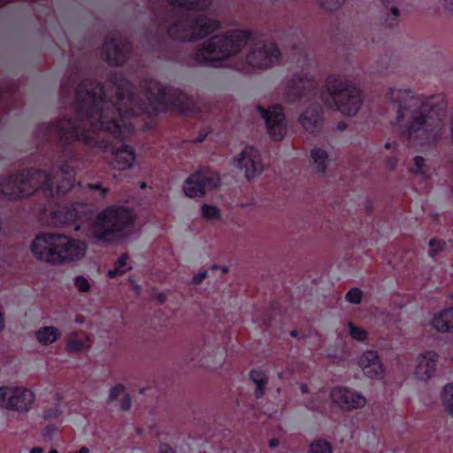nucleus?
Instances as JSON below:
<instances>
[{
    "label": "nucleus",
    "mask_w": 453,
    "mask_h": 453,
    "mask_svg": "<svg viewBox=\"0 0 453 453\" xmlns=\"http://www.w3.org/2000/svg\"><path fill=\"white\" fill-rule=\"evenodd\" d=\"M438 355L433 350L425 351L417 357V365L414 371L415 377L419 380H430L435 372Z\"/></svg>",
    "instance_id": "nucleus-20"
},
{
    "label": "nucleus",
    "mask_w": 453,
    "mask_h": 453,
    "mask_svg": "<svg viewBox=\"0 0 453 453\" xmlns=\"http://www.w3.org/2000/svg\"><path fill=\"white\" fill-rule=\"evenodd\" d=\"M358 365L364 374L368 378L381 379L385 373V366L375 350L364 352L359 358Z\"/></svg>",
    "instance_id": "nucleus-19"
},
{
    "label": "nucleus",
    "mask_w": 453,
    "mask_h": 453,
    "mask_svg": "<svg viewBox=\"0 0 453 453\" xmlns=\"http://www.w3.org/2000/svg\"><path fill=\"white\" fill-rule=\"evenodd\" d=\"M322 106L311 104L299 117V123L309 133H313L322 119Z\"/></svg>",
    "instance_id": "nucleus-21"
},
{
    "label": "nucleus",
    "mask_w": 453,
    "mask_h": 453,
    "mask_svg": "<svg viewBox=\"0 0 453 453\" xmlns=\"http://www.w3.org/2000/svg\"><path fill=\"white\" fill-rule=\"evenodd\" d=\"M450 131H451V134H452V142H453V117H452V119L450 121Z\"/></svg>",
    "instance_id": "nucleus-59"
},
{
    "label": "nucleus",
    "mask_w": 453,
    "mask_h": 453,
    "mask_svg": "<svg viewBox=\"0 0 453 453\" xmlns=\"http://www.w3.org/2000/svg\"><path fill=\"white\" fill-rule=\"evenodd\" d=\"M54 217L61 225H75L77 212L75 210H59L54 212Z\"/></svg>",
    "instance_id": "nucleus-28"
},
{
    "label": "nucleus",
    "mask_w": 453,
    "mask_h": 453,
    "mask_svg": "<svg viewBox=\"0 0 453 453\" xmlns=\"http://www.w3.org/2000/svg\"><path fill=\"white\" fill-rule=\"evenodd\" d=\"M363 292L357 288H350L346 294L345 299L352 304H358L361 303Z\"/></svg>",
    "instance_id": "nucleus-35"
},
{
    "label": "nucleus",
    "mask_w": 453,
    "mask_h": 453,
    "mask_svg": "<svg viewBox=\"0 0 453 453\" xmlns=\"http://www.w3.org/2000/svg\"><path fill=\"white\" fill-rule=\"evenodd\" d=\"M257 111L265 119L267 132L274 136V142H281L287 132L285 114L280 106H272L268 109L257 105Z\"/></svg>",
    "instance_id": "nucleus-16"
},
{
    "label": "nucleus",
    "mask_w": 453,
    "mask_h": 453,
    "mask_svg": "<svg viewBox=\"0 0 453 453\" xmlns=\"http://www.w3.org/2000/svg\"><path fill=\"white\" fill-rule=\"evenodd\" d=\"M251 381L256 386L255 395L257 398H261L265 395V386L268 382L267 377L265 372L253 370L250 373Z\"/></svg>",
    "instance_id": "nucleus-26"
},
{
    "label": "nucleus",
    "mask_w": 453,
    "mask_h": 453,
    "mask_svg": "<svg viewBox=\"0 0 453 453\" xmlns=\"http://www.w3.org/2000/svg\"><path fill=\"white\" fill-rule=\"evenodd\" d=\"M76 156L65 148L59 164L50 173L27 169L14 173L0 181V195L18 200L34 195L41 189L50 196L64 195L74 186Z\"/></svg>",
    "instance_id": "nucleus-3"
},
{
    "label": "nucleus",
    "mask_w": 453,
    "mask_h": 453,
    "mask_svg": "<svg viewBox=\"0 0 453 453\" xmlns=\"http://www.w3.org/2000/svg\"><path fill=\"white\" fill-rule=\"evenodd\" d=\"M157 453H178L176 449L169 444H161L158 448Z\"/></svg>",
    "instance_id": "nucleus-44"
},
{
    "label": "nucleus",
    "mask_w": 453,
    "mask_h": 453,
    "mask_svg": "<svg viewBox=\"0 0 453 453\" xmlns=\"http://www.w3.org/2000/svg\"><path fill=\"white\" fill-rule=\"evenodd\" d=\"M396 161L394 159H390L388 162V165L391 168H394L395 166Z\"/></svg>",
    "instance_id": "nucleus-56"
},
{
    "label": "nucleus",
    "mask_w": 453,
    "mask_h": 453,
    "mask_svg": "<svg viewBox=\"0 0 453 453\" xmlns=\"http://www.w3.org/2000/svg\"><path fill=\"white\" fill-rule=\"evenodd\" d=\"M442 398L446 411L453 416V385L445 386Z\"/></svg>",
    "instance_id": "nucleus-32"
},
{
    "label": "nucleus",
    "mask_w": 453,
    "mask_h": 453,
    "mask_svg": "<svg viewBox=\"0 0 453 453\" xmlns=\"http://www.w3.org/2000/svg\"><path fill=\"white\" fill-rule=\"evenodd\" d=\"M281 52L274 42L255 45L248 53L246 60L253 68L267 69L280 63Z\"/></svg>",
    "instance_id": "nucleus-12"
},
{
    "label": "nucleus",
    "mask_w": 453,
    "mask_h": 453,
    "mask_svg": "<svg viewBox=\"0 0 453 453\" xmlns=\"http://www.w3.org/2000/svg\"><path fill=\"white\" fill-rule=\"evenodd\" d=\"M131 406L130 397L125 395L124 398L120 402V408L124 411L129 410Z\"/></svg>",
    "instance_id": "nucleus-45"
},
{
    "label": "nucleus",
    "mask_w": 453,
    "mask_h": 453,
    "mask_svg": "<svg viewBox=\"0 0 453 453\" xmlns=\"http://www.w3.org/2000/svg\"><path fill=\"white\" fill-rule=\"evenodd\" d=\"M331 398L334 403L346 410L360 409L367 403L364 395L348 388L333 389Z\"/></svg>",
    "instance_id": "nucleus-17"
},
{
    "label": "nucleus",
    "mask_w": 453,
    "mask_h": 453,
    "mask_svg": "<svg viewBox=\"0 0 453 453\" xmlns=\"http://www.w3.org/2000/svg\"><path fill=\"white\" fill-rule=\"evenodd\" d=\"M385 148H386L387 150H389V149L391 148V144H390V143H386Z\"/></svg>",
    "instance_id": "nucleus-60"
},
{
    "label": "nucleus",
    "mask_w": 453,
    "mask_h": 453,
    "mask_svg": "<svg viewBox=\"0 0 453 453\" xmlns=\"http://www.w3.org/2000/svg\"><path fill=\"white\" fill-rule=\"evenodd\" d=\"M323 105L347 116H355L363 104L362 91L352 81L340 75L331 74L319 91Z\"/></svg>",
    "instance_id": "nucleus-7"
},
{
    "label": "nucleus",
    "mask_w": 453,
    "mask_h": 453,
    "mask_svg": "<svg viewBox=\"0 0 453 453\" xmlns=\"http://www.w3.org/2000/svg\"><path fill=\"white\" fill-rule=\"evenodd\" d=\"M278 444H279V441L276 439H272V440L269 441V446L271 448H275V447L278 446Z\"/></svg>",
    "instance_id": "nucleus-51"
},
{
    "label": "nucleus",
    "mask_w": 453,
    "mask_h": 453,
    "mask_svg": "<svg viewBox=\"0 0 453 453\" xmlns=\"http://www.w3.org/2000/svg\"><path fill=\"white\" fill-rule=\"evenodd\" d=\"M207 275L208 273L206 271L201 272L193 277L191 283L194 285H199L207 278Z\"/></svg>",
    "instance_id": "nucleus-42"
},
{
    "label": "nucleus",
    "mask_w": 453,
    "mask_h": 453,
    "mask_svg": "<svg viewBox=\"0 0 453 453\" xmlns=\"http://www.w3.org/2000/svg\"><path fill=\"white\" fill-rule=\"evenodd\" d=\"M119 146H112L110 143L108 150L111 152L109 157V164L116 169L126 170L130 168L134 160L135 153L132 146L127 143H118Z\"/></svg>",
    "instance_id": "nucleus-18"
},
{
    "label": "nucleus",
    "mask_w": 453,
    "mask_h": 453,
    "mask_svg": "<svg viewBox=\"0 0 453 453\" xmlns=\"http://www.w3.org/2000/svg\"><path fill=\"white\" fill-rule=\"evenodd\" d=\"M253 39L254 35L250 30H228L198 45L193 58L200 65L217 66L218 63L238 54Z\"/></svg>",
    "instance_id": "nucleus-5"
},
{
    "label": "nucleus",
    "mask_w": 453,
    "mask_h": 453,
    "mask_svg": "<svg viewBox=\"0 0 453 453\" xmlns=\"http://www.w3.org/2000/svg\"><path fill=\"white\" fill-rule=\"evenodd\" d=\"M390 17H388L385 19V26L387 27L392 28L398 24V18H399V9L397 7H391L390 8Z\"/></svg>",
    "instance_id": "nucleus-37"
},
{
    "label": "nucleus",
    "mask_w": 453,
    "mask_h": 453,
    "mask_svg": "<svg viewBox=\"0 0 453 453\" xmlns=\"http://www.w3.org/2000/svg\"><path fill=\"white\" fill-rule=\"evenodd\" d=\"M393 0H380V2L386 6L388 7V5L389 4V3H391Z\"/></svg>",
    "instance_id": "nucleus-57"
},
{
    "label": "nucleus",
    "mask_w": 453,
    "mask_h": 453,
    "mask_svg": "<svg viewBox=\"0 0 453 453\" xmlns=\"http://www.w3.org/2000/svg\"><path fill=\"white\" fill-rule=\"evenodd\" d=\"M157 299L160 303H163L165 301V296L163 293H159L157 295Z\"/></svg>",
    "instance_id": "nucleus-50"
},
{
    "label": "nucleus",
    "mask_w": 453,
    "mask_h": 453,
    "mask_svg": "<svg viewBox=\"0 0 453 453\" xmlns=\"http://www.w3.org/2000/svg\"><path fill=\"white\" fill-rule=\"evenodd\" d=\"M219 185L217 173L210 171H201L190 175L183 184V190L188 197L203 196L205 189L215 188Z\"/></svg>",
    "instance_id": "nucleus-15"
},
{
    "label": "nucleus",
    "mask_w": 453,
    "mask_h": 453,
    "mask_svg": "<svg viewBox=\"0 0 453 453\" xmlns=\"http://www.w3.org/2000/svg\"><path fill=\"white\" fill-rule=\"evenodd\" d=\"M4 93L2 89V88H0V103L4 102Z\"/></svg>",
    "instance_id": "nucleus-55"
},
{
    "label": "nucleus",
    "mask_w": 453,
    "mask_h": 453,
    "mask_svg": "<svg viewBox=\"0 0 453 453\" xmlns=\"http://www.w3.org/2000/svg\"><path fill=\"white\" fill-rule=\"evenodd\" d=\"M60 336V330L53 326L40 327L35 333L36 340L42 345L51 344Z\"/></svg>",
    "instance_id": "nucleus-25"
},
{
    "label": "nucleus",
    "mask_w": 453,
    "mask_h": 453,
    "mask_svg": "<svg viewBox=\"0 0 453 453\" xmlns=\"http://www.w3.org/2000/svg\"><path fill=\"white\" fill-rule=\"evenodd\" d=\"M300 389H301L303 394H307L309 392L308 387L306 385H304V384L301 385Z\"/></svg>",
    "instance_id": "nucleus-53"
},
{
    "label": "nucleus",
    "mask_w": 453,
    "mask_h": 453,
    "mask_svg": "<svg viewBox=\"0 0 453 453\" xmlns=\"http://www.w3.org/2000/svg\"><path fill=\"white\" fill-rule=\"evenodd\" d=\"M201 214L203 219L208 221L219 220L221 219L220 210L212 204L203 203L201 207Z\"/></svg>",
    "instance_id": "nucleus-29"
},
{
    "label": "nucleus",
    "mask_w": 453,
    "mask_h": 453,
    "mask_svg": "<svg viewBox=\"0 0 453 453\" xmlns=\"http://www.w3.org/2000/svg\"><path fill=\"white\" fill-rule=\"evenodd\" d=\"M347 326L349 334L352 339L358 342H364L367 338V332L364 328L356 326L351 321L348 322Z\"/></svg>",
    "instance_id": "nucleus-31"
},
{
    "label": "nucleus",
    "mask_w": 453,
    "mask_h": 453,
    "mask_svg": "<svg viewBox=\"0 0 453 453\" xmlns=\"http://www.w3.org/2000/svg\"><path fill=\"white\" fill-rule=\"evenodd\" d=\"M188 358L194 365H220L224 360V349L215 339L199 340L188 350Z\"/></svg>",
    "instance_id": "nucleus-9"
},
{
    "label": "nucleus",
    "mask_w": 453,
    "mask_h": 453,
    "mask_svg": "<svg viewBox=\"0 0 453 453\" xmlns=\"http://www.w3.org/2000/svg\"><path fill=\"white\" fill-rule=\"evenodd\" d=\"M109 81L116 88L114 100H107L102 82L94 78L81 80L74 92V117L41 123L36 128L38 142H97L92 138L91 130L104 131L118 142H126L134 134L139 117L149 118L152 112L173 109L185 115L196 112L191 96L156 80L146 79L141 83L143 97L120 72H111Z\"/></svg>",
    "instance_id": "nucleus-1"
},
{
    "label": "nucleus",
    "mask_w": 453,
    "mask_h": 453,
    "mask_svg": "<svg viewBox=\"0 0 453 453\" xmlns=\"http://www.w3.org/2000/svg\"><path fill=\"white\" fill-rule=\"evenodd\" d=\"M117 274H120V273L119 271H117V269L115 267L113 269L108 271V276L111 279H113L114 277H116Z\"/></svg>",
    "instance_id": "nucleus-48"
},
{
    "label": "nucleus",
    "mask_w": 453,
    "mask_h": 453,
    "mask_svg": "<svg viewBox=\"0 0 453 453\" xmlns=\"http://www.w3.org/2000/svg\"><path fill=\"white\" fill-rule=\"evenodd\" d=\"M304 404L308 409L311 410H315L319 407V403H318L315 400L306 401Z\"/></svg>",
    "instance_id": "nucleus-46"
},
{
    "label": "nucleus",
    "mask_w": 453,
    "mask_h": 453,
    "mask_svg": "<svg viewBox=\"0 0 453 453\" xmlns=\"http://www.w3.org/2000/svg\"><path fill=\"white\" fill-rule=\"evenodd\" d=\"M265 324L267 326H271V322L268 321V320H265Z\"/></svg>",
    "instance_id": "nucleus-63"
},
{
    "label": "nucleus",
    "mask_w": 453,
    "mask_h": 453,
    "mask_svg": "<svg viewBox=\"0 0 453 453\" xmlns=\"http://www.w3.org/2000/svg\"><path fill=\"white\" fill-rule=\"evenodd\" d=\"M431 325L440 333L453 332V308L445 309L435 313Z\"/></svg>",
    "instance_id": "nucleus-23"
},
{
    "label": "nucleus",
    "mask_w": 453,
    "mask_h": 453,
    "mask_svg": "<svg viewBox=\"0 0 453 453\" xmlns=\"http://www.w3.org/2000/svg\"><path fill=\"white\" fill-rule=\"evenodd\" d=\"M31 250L37 259L58 265L81 259L87 245L65 234H43L33 241Z\"/></svg>",
    "instance_id": "nucleus-6"
},
{
    "label": "nucleus",
    "mask_w": 453,
    "mask_h": 453,
    "mask_svg": "<svg viewBox=\"0 0 453 453\" xmlns=\"http://www.w3.org/2000/svg\"><path fill=\"white\" fill-rule=\"evenodd\" d=\"M34 394L24 388H0V406L8 410L27 412L34 403Z\"/></svg>",
    "instance_id": "nucleus-11"
},
{
    "label": "nucleus",
    "mask_w": 453,
    "mask_h": 453,
    "mask_svg": "<svg viewBox=\"0 0 453 453\" xmlns=\"http://www.w3.org/2000/svg\"><path fill=\"white\" fill-rule=\"evenodd\" d=\"M290 335H291L292 337H297V335H298V332H297L296 330H292V331L290 332Z\"/></svg>",
    "instance_id": "nucleus-58"
},
{
    "label": "nucleus",
    "mask_w": 453,
    "mask_h": 453,
    "mask_svg": "<svg viewBox=\"0 0 453 453\" xmlns=\"http://www.w3.org/2000/svg\"><path fill=\"white\" fill-rule=\"evenodd\" d=\"M328 151L320 146L314 147L310 153V165L317 173L324 174L329 165Z\"/></svg>",
    "instance_id": "nucleus-22"
},
{
    "label": "nucleus",
    "mask_w": 453,
    "mask_h": 453,
    "mask_svg": "<svg viewBox=\"0 0 453 453\" xmlns=\"http://www.w3.org/2000/svg\"><path fill=\"white\" fill-rule=\"evenodd\" d=\"M125 393V388L123 385L121 384H119V385H116L115 387H113L111 390H110V395H109V397L111 400H115L117 399L119 395H123Z\"/></svg>",
    "instance_id": "nucleus-41"
},
{
    "label": "nucleus",
    "mask_w": 453,
    "mask_h": 453,
    "mask_svg": "<svg viewBox=\"0 0 453 453\" xmlns=\"http://www.w3.org/2000/svg\"><path fill=\"white\" fill-rule=\"evenodd\" d=\"M49 453H58V450H57V449H50V452H49Z\"/></svg>",
    "instance_id": "nucleus-62"
},
{
    "label": "nucleus",
    "mask_w": 453,
    "mask_h": 453,
    "mask_svg": "<svg viewBox=\"0 0 453 453\" xmlns=\"http://www.w3.org/2000/svg\"><path fill=\"white\" fill-rule=\"evenodd\" d=\"M170 4L185 12H167L165 21L169 22L166 35L169 38L195 42L204 39L221 28V22L205 13L212 0H169Z\"/></svg>",
    "instance_id": "nucleus-4"
},
{
    "label": "nucleus",
    "mask_w": 453,
    "mask_h": 453,
    "mask_svg": "<svg viewBox=\"0 0 453 453\" xmlns=\"http://www.w3.org/2000/svg\"><path fill=\"white\" fill-rule=\"evenodd\" d=\"M43 449L40 447H35L33 448L29 453H42Z\"/></svg>",
    "instance_id": "nucleus-52"
},
{
    "label": "nucleus",
    "mask_w": 453,
    "mask_h": 453,
    "mask_svg": "<svg viewBox=\"0 0 453 453\" xmlns=\"http://www.w3.org/2000/svg\"><path fill=\"white\" fill-rule=\"evenodd\" d=\"M88 188L90 189L99 190L103 197L105 196L108 193V188H103L100 183H90L88 185Z\"/></svg>",
    "instance_id": "nucleus-43"
},
{
    "label": "nucleus",
    "mask_w": 453,
    "mask_h": 453,
    "mask_svg": "<svg viewBox=\"0 0 453 453\" xmlns=\"http://www.w3.org/2000/svg\"><path fill=\"white\" fill-rule=\"evenodd\" d=\"M80 75L81 72L79 67L73 66L61 84V93L64 95H69L77 83Z\"/></svg>",
    "instance_id": "nucleus-27"
},
{
    "label": "nucleus",
    "mask_w": 453,
    "mask_h": 453,
    "mask_svg": "<svg viewBox=\"0 0 453 453\" xmlns=\"http://www.w3.org/2000/svg\"><path fill=\"white\" fill-rule=\"evenodd\" d=\"M345 0H322V7L327 11L334 12L341 8Z\"/></svg>",
    "instance_id": "nucleus-38"
},
{
    "label": "nucleus",
    "mask_w": 453,
    "mask_h": 453,
    "mask_svg": "<svg viewBox=\"0 0 453 453\" xmlns=\"http://www.w3.org/2000/svg\"><path fill=\"white\" fill-rule=\"evenodd\" d=\"M132 50V42L122 36L105 40L102 46L104 59L110 65L121 66L127 60Z\"/></svg>",
    "instance_id": "nucleus-13"
},
{
    "label": "nucleus",
    "mask_w": 453,
    "mask_h": 453,
    "mask_svg": "<svg viewBox=\"0 0 453 453\" xmlns=\"http://www.w3.org/2000/svg\"><path fill=\"white\" fill-rule=\"evenodd\" d=\"M429 256L434 257L439 252L444 250L447 247V242L439 239H431L429 241Z\"/></svg>",
    "instance_id": "nucleus-34"
},
{
    "label": "nucleus",
    "mask_w": 453,
    "mask_h": 453,
    "mask_svg": "<svg viewBox=\"0 0 453 453\" xmlns=\"http://www.w3.org/2000/svg\"><path fill=\"white\" fill-rule=\"evenodd\" d=\"M90 347V341L82 332L72 333L67 337L66 349L69 352L83 351Z\"/></svg>",
    "instance_id": "nucleus-24"
},
{
    "label": "nucleus",
    "mask_w": 453,
    "mask_h": 453,
    "mask_svg": "<svg viewBox=\"0 0 453 453\" xmlns=\"http://www.w3.org/2000/svg\"><path fill=\"white\" fill-rule=\"evenodd\" d=\"M74 284L81 292H88L91 287L88 280L83 276H77L75 278Z\"/></svg>",
    "instance_id": "nucleus-40"
},
{
    "label": "nucleus",
    "mask_w": 453,
    "mask_h": 453,
    "mask_svg": "<svg viewBox=\"0 0 453 453\" xmlns=\"http://www.w3.org/2000/svg\"><path fill=\"white\" fill-rule=\"evenodd\" d=\"M79 229H80V226H79V225H75V226H74V230H75V231H78Z\"/></svg>",
    "instance_id": "nucleus-64"
},
{
    "label": "nucleus",
    "mask_w": 453,
    "mask_h": 453,
    "mask_svg": "<svg viewBox=\"0 0 453 453\" xmlns=\"http://www.w3.org/2000/svg\"><path fill=\"white\" fill-rule=\"evenodd\" d=\"M387 98L397 104L396 126L415 142H437L445 128L446 104L441 96L421 98L410 89L390 88Z\"/></svg>",
    "instance_id": "nucleus-2"
},
{
    "label": "nucleus",
    "mask_w": 453,
    "mask_h": 453,
    "mask_svg": "<svg viewBox=\"0 0 453 453\" xmlns=\"http://www.w3.org/2000/svg\"><path fill=\"white\" fill-rule=\"evenodd\" d=\"M317 89L318 83L314 76L298 73L288 81L284 96L289 103L309 101L316 96Z\"/></svg>",
    "instance_id": "nucleus-10"
},
{
    "label": "nucleus",
    "mask_w": 453,
    "mask_h": 453,
    "mask_svg": "<svg viewBox=\"0 0 453 453\" xmlns=\"http://www.w3.org/2000/svg\"><path fill=\"white\" fill-rule=\"evenodd\" d=\"M234 165L243 170L248 180H252L265 170L259 150L254 145L246 146L234 159Z\"/></svg>",
    "instance_id": "nucleus-14"
},
{
    "label": "nucleus",
    "mask_w": 453,
    "mask_h": 453,
    "mask_svg": "<svg viewBox=\"0 0 453 453\" xmlns=\"http://www.w3.org/2000/svg\"><path fill=\"white\" fill-rule=\"evenodd\" d=\"M62 409L59 403H54L52 406L48 407L43 412L45 419H54L60 416Z\"/></svg>",
    "instance_id": "nucleus-36"
},
{
    "label": "nucleus",
    "mask_w": 453,
    "mask_h": 453,
    "mask_svg": "<svg viewBox=\"0 0 453 453\" xmlns=\"http://www.w3.org/2000/svg\"><path fill=\"white\" fill-rule=\"evenodd\" d=\"M204 140H205V137L203 136V137H199V138H197L196 140H193L192 142H204ZM181 142H189V141L188 140H182Z\"/></svg>",
    "instance_id": "nucleus-54"
},
{
    "label": "nucleus",
    "mask_w": 453,
    "mask_h": 453,
    "mask_svg": "<svg viewBox=\"0 0 453 453\" xmlns=\"http://www.w3.org/2000/svg\"><path fill=\"white\" fill-rule=\"evenodd\" d=\"M446 9L453 13V0H444Z\"/></svg>",
    "instance_id": "nucleus-47"
},
{
    "label": "nucleus",
    "mask_w": 453,
    "mask_h": 453,
    "mask_svg": "<svg viewBox=\"0 0 453 453\" xmlns=\"http://www.w3.org/2000/svg\"><path fill=\"white\" fill-rule=\"evenodd\" d=\"M308 453H333L332 445L324 439H318L310 444Z\"/></svg>",
    "instance_id": "nucleus-30"
},
{
    "label": "nucleus",
    "mask_w": 453,
    "mask_h": 453,
    "mask_svg": "<svg viewBox=\"0 0 453 453\" xmlns=\"http://www.w3.org/2000/svg\"><path fill=\"white\" fill-rule=\"evenodd\" d=\"M128 259V256L124 253L122 254L118 260L115 262V268L117 271L120 273V274L126 273L127 270H130L132 267H127V262Z\"/></svg>",
    "instance_id": "nucleus-39"
},
{
    "label": "nucleus",
    "mask_w": 453,
    "mask_h": 453,
    "mask_svg": "<svg viewBox=\"0 0 453 453\" xmlns=\"http://www.w3.org/2000/svg\"><path fill=\"white\" fill-rule=\"evenodd\" d=\"M134 222L133 211L124 206H109L99 212L90 228V236L112 242L126 236Z\"/></svg>",
    "instance_id": "nucleus-8"
},
{
    "label": "nucleus",
    "mask_w": 453,
    "mask_h": 453,
    "mask_svg": "<svg viewBox=\"0 0 453 453\" xmlns=\"http://www.w3.org/2000/svg\"><path fill=\"white\" fill-rule=\"evenodd\" d=\"M338 127H339V129H344L345 128L343 124H339Z\"/></svg>",
    "instance_id": "nucleus-61"
},
{
    "label": "nucleus",
    "mask_w": 453,
    "mask_h": 453,
    "mask_svg": "<svg viewBox=\"0 0 453 453\" xmlns=\"http://www.w3.org/2000/svg\"><path fill=\"white\" fill-rule=\"evenodd\" d=\"M129 282L133 285L134 290L139 294L141 291V287L134 283V280L132 278H129Z\"/></svg>",
    "instance_id": "nucleus-49"
},
{
    "label": "nucleus",
    "mask_w": 453,
    "mask_h": 453,
    "mask_svg": "<svg viewBox=\"0 0 453 453\" xmlns=\"http://www.w3.org/2000/svg\"><path fill=\"white\" fill-rule=\"evenodd\" d=\"M412 172L425 178H427L431 173L429 169L426 167L425 159L420 156L415 157L414 168L412 169Z\"/></svg>",
    "instance_id": "nucleus-33"
}]
</instances>
